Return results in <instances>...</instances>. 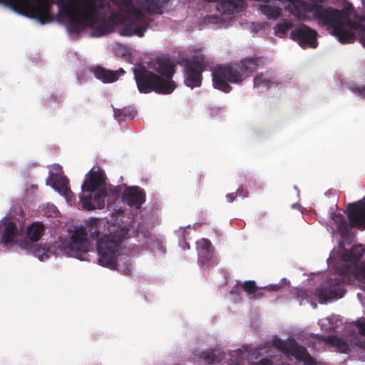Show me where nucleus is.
<instances>
[{
    "mask_svg": "<svg viewBox=\"0 0 365 365\" xmlns=\"http://www.w3.org/2000/svg\"><path fill=\"white\" fill-rule=\"evenodd\" d=\"M129 232L126 227L106 225L100 218H90L85 226L75 229L71 236L68 249L71 252L82 259L81 256L87 253L91 247L89 238L96 240L98 262L111 269L117 267V259L121 249V243Z\"/></svg>",
    "mask_w": 365,
    "mask_h": 365,
    "instance_id": "1",
    "label": "nucleus"
},
{
    "mask_svg": "<svg viewBox=\"0 0 365 365\" xmlns=\"http://www.w3.org/2000/svg\"><path fill=\"white\" fill-rule=\"evenodd\" d=\"M112 3L129 14L120 29V34L124 36L136 35L143 37L150 26L148 18L145 13L162 14L163 8L169 0H137L135 7L132 0H110Z\"/></svg>",
    "mask_w": 365,
    "mask_h": 365,
    "instance_id": "2",
    "label": "nucleus"
},
{
    "mask_svg": "<svg viewBox=\"0 0 365 365\" xmlns=\"http://www.w3.org/2000/svg\"><path fill=\"white\" fill-rule=\"evenodd\" d=\"M309 11H313L314 17L319 20L320 24L330 26L332 34L341 43L354 41L356 34L352 31L354 30L357 32L360 43L365 48V26L351 20L344 10L314 5Z\"/></svg>",
    "mask_w": 365,
    "mask_h": 365,
    "instance_id": "3",
    "label": "nucleus"
},
{
    "mask_svg": "<svg viewBox=\"0 0 365 365\" xmlns=\"http://www.w3.org/2000/svg\"><path fill=\"white\" fill-rule=\"evenodd\" d=\"M76 1L59 0L58 2L59 14L68 19V29L74 33L80 32L86 23L93 21L99 11L110 7V2L106 0H78L82 7L78 8L76 13L72 10Z\"/></svg>",
    "mask_w": 365,
    "mask_h": 365,
    "instance_id": "4",
    "label": "nucleus"
},
{
    "mask_svg": "<svg viewBox=\"0 0 365 365\" xmlns=\"http://www.w3.org/2000/svg\"><path fill=\"white\" fill-rule=\"evenodd\" d=\"M106 180L104 171L99 168L97 170L93 168L86 174L81 186L83 194L80 196L83 209L93 210L104 207L105 198L107 195V190L104 187Z\"/></svg>",
    "mask_w": 365,
    "mask_h": 365,
    "instance_id": "5",
    "label": "nucleus"
},
{
    "mask_svg": "<svg viewBox=\"0 0 365 365\" xmlns=\"http://www.w3.org/2000/svg\"><path fill=\"white\" fill-rule=\"evenodd\" d=\"M347 222L344 214H332V220L334 222L341 239L351 243L353 239L351 229L354 227L365 230V197L356 202L350 203L347 206Z\"/></svg>",
    "mask_w": 365,
    "mask_h": 365,
    "instance_id": "6",
    "label": "nucleus"
},
{
    "mask_svg": "<svg viewBox=\"0 0 365 365\" xmlns=\"http://www.w3.org/2000/svg\"><path fill=\"white\" fill-rule=\"evenodd\" d=\"M134 79L140 93H149L155 92L158 94L168 95L171 93L172 85L163 81L153 71H149L142 63H137L132 68Z\"/></svg>",
    "mask_w": 365,
    "mask_h": 365,
    "instance_id": "7",
    "label": "nucleus"
},
{
    "mask_svg": "<svg viewBox=\"0 0 365 365\" xmlns=\"http://www.w3.org/2000/svg\"><path fill=\"white\" fill-rule=\"evenodd\" d=\"M212 83L215 88L225 93H230L232 86L229 84L242 83L247 78L238 63L217 65L212 71Z\"/></svg>",
    "mask_w": 365,
    "mask_h": 365,
    "instance_id": "8",
    "label": "nucleus"
},
{
    "mask_svg": "<svg viewBox=\"0 0 365 365\" xmlns=\"http://www.w3.org/2000/svg\"><path fill=\"white\" fill-rule=\"evenodd\" d=\"M12 9L18 14L37 19L41 24L51 21L50 14L51 4L43 0L31 4L29 0H8Z\"/></svg>",
    "mask_w": 365,
    "mask_h": 365,
    "instance_id": "9",
    "label": "nucleus"
},
{
    "mask_svg": "<svg viewBox=\"0 0 365 365\" xmlns=\"http://www.w3.org/2000/svg\"><path fill=\"white\" fill-rule=\"evenodd\" d=\"M344 293L342 278H329L322 282L314 290V295L318 298L320 304L326 303L331 299H340Z\"/></svg>",
    "mask_w": 365,
    "mask_h": 365,
    "instance_id": "10",
    "label": "nucleus"
},
{
    "mask_svg": "<svg viewBox=\"0 0 365 365\" xmlns=\"http://www.w3.org/2000/svg\"><path fill=\"white\" fill-rule=\"evenodd\" d=\"M272 345L279 351L294 356L297 361H303L307 365H315L314 359L309 355L307 350L293 339L282 341L279 338H274Z\"/></svg>",
    "mask_w": 365,
    "mask_h": 365,
    "instance_id": "11",
    "label": "nucleus"
},
{
    "mask_svg": "<svg viewBox=\"0 0 365 365\" xmlns=\"http://www.w3.org/2000/svg\"><path fill=\"white\" fill-rule=\"evenodd\" d=\"M289 37L293 41L297 42L303 48H316L318 45L317 31L305 24H302L294 29Z\"/></svg>",
    "mask_w": 365,
    "mask_h": 365,
    "instance_id": "12",
    "label": "nucleus"
},
{
    "mask_svg": "<svg viewBox=\"0 0 365 365\" xmlns=\"http://www.w3.org/2000/svg\"><path fill=\"white\" fill-rule=\"evenodd\" d=\"M198 261L207 267H213L218 264L211 242L202 238L197 242Z\"/></svg>",
    "mask_w": 365,
    "mask_h": 365,
    "instance_id": "13",
    "label": "nucleus"
},
{
    "mask_svg": "<svg viewBox=\"0 0 365 365\" xmlns=\"http://www.w3.org/2000/svg\"><path fill=\"white\" fill-rule=\"evenodd\" d=\"M175 63L169 58H158L154 63V70L158 73V75L163 77L165 82H168L172 85L171 93L176 88V83L173 80L175 73Z\"/></svg>",
    "mask_w": 365,
    "mask_h": 365,
    "instance_id": "14",
    "label": "nucleus"
},
{
    "mask_svg": "<svg viewBox=\"0 0 365 365\" xmlns=\"http://www.w3.org/2000/svg\"><path fill=\"white\" fill-rule=\"evenodd\" d=\"M93 76L103 83H110L118 80L120 76L124 75L125 71L120 68L116 71H111L101 66H96L91 69Z\"/></svg>",
    "mask_w": 365,
    "mask_h": 365,
    "instance_id": "15",
    "label": "nucleus"
},
{
    "mask_svg": "<svg viewBox=\"0 0 365 365\" xmlns=\"http://www.w3.org/2000/svg\"><path fill=\"white\" fill-rule=\"evenodd\" d=\"M123 199L130 207L140 208L145 201V194L139 187H130L125 190Z\"/></svg>",
    "mask_w": 365,
    "mask_h": 365,
    "instance_id": "16",
    "label": "nucleus"
},
{
    "mask_svg": "<svg viewBox=\"0 0 365 365\" xmlns=\"http://www.w3.org/2000/svg\"><path fill=\"white\" fill-rule=\"evenodd\" d=\"M293 0H270V3L262 4L259 6L261 12L267 16L268 19L277 20L282 15V9L280 6L284 1L289 3Z\"/></svg>",
    "mask_w": 365,
    "mask_h": 365,
    "instance_id": "17",
    "label": "nucleus"
},
{
    "mask_svg": "<svg viewBox=\"0 0 365 365\" xmlns=\"http://www.w3.org/2000/svg\"><path fill=\"white\" fill-rule=\"evenodd\" d=\"M254 87L269 88L273 85H278L275 72L269 69L265 72L258 73L253 80Z\"/></svg>",
    "mask_w": 365,
    "mask_h": 365,
    "instance_id": "18",
    "label": "nucleus"
},
{
    "mask_svg": "<svg viewBox=\"0 0 365 365\" xmlns=\"http://www.w3.org/2000/svg\"><path fill=\"white\" fill-rule=\"evenodd\" d=\"M202 72L190 66L184 67V83L185 86L192 89L200 87L202 81Z\"/></svg>",
    "mask_w": 365,
    "mask_h": 365,
    "instance_id": "19",
    "label": "nucleus"
},
{
    "mask_svg": "<svg viewBox=\"0 0 365 365\" xmlns=\"http://www.w3.org/2000/svg\"><path fill=\"white\" fill-rule=\"evenodd\" d=\"M21 246L24 249L29 250L41 261L47 259L52 255V251L47 245H34L31 242L24 241L21 244Z\"/></svg>",
    "mask_w": 365,
    "mask_h": 365,
    "instance_id": "20",
    "label": "nucleus"
},
{
    "mask_svg": "<svg viewBox=\"0 0 365 365\" xmlns=\"http://www.w3.org/2000/svg\"><path fill=\"white\" fill-rule=\"evenodd\" d=\"M365 248L361 245H354L350 250H345L341 255V259L345 262L354 264L364 255Z\"/></svg>",
    "mask_w": 365,
    "mask_h": 365,
    "instance_id": "21",
    "label": "nucleus"
},
{
    "mask_svg": "<svg viewBox=\"0 0 365 365\" xmlns=\"http://www.w3.org/2000/svg\"><path fill=\"white\" fill-rule=\"evenodd\" d=\"M182 63L184 67H187L188 66L192 68H195L197 70H200L204 71L206 70V68L208 64V61L205 58V56L202 53H197L194 55H192L190 58L183 59Z\"/></svg>",
    "mask_w": 365,
    "mask_h": 365,
    "instance_id": "22",
    "label": "nucleus"
},
{
    "mask_svg": "<svg viewBox=\"0 0 365 365\" xmlns=\"http://www.w3.org/2000/svg\"><path fill=\"white\" fill-rule=\"evenodd\" d=\"M262 62V58L260 57H255V58H245L240 61L239 63L240 65L241 71L245 74L247 75V77L252 73L256 69L258 68L259 64Z\"/></svg>",
    "mask_w": 365,
    "mask_h": 365,
    "instance_id": "23",
    "label": "nucleus"
},
{
    "mask_svg": "<svg viewBox=\"0 0 365 365\" xmlns=\"http://www.w3.org/2000/svg\"><path fill=\"white\" fill-rule=\"evenodd\" d=\"M45 231V227L42 222H34L31 224L26 230V237L31 242L38 241Z\"/></svg>",
    "mask_w": 365,
    "mask_h": 365,
    "instance_id": "24",
    "label": "nucleus"
},
{
    "mask_svg": "<svg viewBox=\"0 0 365 365\" xmlns=\"http://www.w3.org/2000/svg\"><path fill=\"white\" fill-rule=\"evenodd\" d=\"M18 230L16 225L13 222H9L6 224L4 232L1 237V242L8 245L14 242V237L17 235Z\"/></svg>",
    "mask_w": 365,
    "mask_h": 365,
    "instance_id": "25",
    "label": "nucleus"
},
{
    "mask_svg": "<svg viewBox=\"0 0 365 365\" xmlns=\"http://www.w3.org/2000/svg\"><path fill=\"white\" fill-rule=\"evenodd\" d=\"M68 185V180L65 176L56 175L53 179V187L60 193L66 196L71 192Z\"/></svg>",
    "mask_w": 365,
    "mask_h": 365,
    "instance_id": "26",
    "label": "nucleus"
},
{
    "mask_svg": "<svg viewBox=\"0 0 365 365\" xmlns=\"http://www.w3.org/2000/svg\"><path fill=\"white\" fill-rule=\"evenodd\" d=\"M202 359L207 364H212L215 362H220L222 360V356L218 350L210 349L202 351L199 355Z\"/></svg>",
    "mask_w": 365,
    "mask_h": 365,
    "instance_id": "27",
    "label": "nucleus"
},
{
    "mask_svg": "<svg viewBox=\"0 0 365 365\" xmlns=\"http://www.w3.org/2000/svg\"><path fill=\"white\" fill-rule=\"evenodd\" d=\"M288 9L290 12L296 16H300L303 12L307 11L306 4L301 0H293L288 3Z\"/></svg>",
    "mask_w": 365,
    "mask_h": 365,
    "instance_id": "28",
    "label": "nucleus"
},
{
    "mask_svg": "<svg viewBox=\"0 0 365 365\" xmlns=\"http://www.w3.org/2000/svg\"><path fill=\"white\" fill-rule=\"evenodd\" d=\"M317 338L322 340L327 344H329L334 346H337L339 349H343L346 347V344L340 338L335 336H317Z\"/></svg>",
    "mask_w": 365,
    "mask_h": 365,
    "instance_id": "29",
    "label": "nucleus"
},
{
    "mask_svg": "<svg viewBox=\"0 0 365 365\" xmlns=\"http://www.w3.org/2000/svg\"><path fill=\"white\" fill-rule=\"evenodd\" d=\"M292 26V24L289 22L278 24L274 28L275 34L278 36L283 37Z\"/></svg>",
    "mask_w": 365,
    "mask_h": 365,
    "instance_id": "30",
    "label": "nucleus"
},
{
    "mask_svg": "<svg viewBox=\"0 0 365 365\" xmlns=\"http://www.w3.org/2000/svg\"><path fill=\"white\" fill-rule=\"evenodd\" d=\"M242 287L247 292L250 299H251L252 295L257 291V285L255 281L249 280L245 281L242 284Z\"/></svg>",
    "mask_w": 365,
    "mask_h": 365,
    "instance_id": "31",
    "label": "nucleus"
},
{
    "mask_svg": "<svg viewBox=\"0 0 365 365\" xmlns=\"http://www.w3.org/2000/svg\"><path fill=\"white\" fill-rule=\"evenodd\" d=\"M354 274L359 281L365 282V263H361L357 266Z\"/></svg>",
    "mask_w": 365,
    "mask_h": 365,
    "instance_id": "32",
    "label": "nucleus"
},
{
    "mask_svg": "<svg viewBox=\"0 0 365 365\" xmlns=\"http://www.w3.org/2000/svg\"><path fill=\"white\" fill-rule=\"evenodd\" d=\"M349 89L356 96L361 98H365V85L361 86L353 85L349 87Z\"/></svg>",
    "mask_w": 365,
    "mask_h": 365,
    "instance_id": "33",
    "label": "nucleus"
},
{
    "mask_svg": "<svg viewBox=\"0 0 365 365\" xmlns=\"http://www.w3.org/2000/svg\"><path fill=\"white\" fill-rule=\"evenodd\" d=\"M114 118L118 120V121H122V120H124L125 118L127 117V113H128V110L126 108H123V109H117V108H114Z\"/></svg>",
    "mask_w": 365,
    "mask_h": 365,
    "instance_id": "34",
    "label": "nucleus"
},
{
    "mask_svg": "<svg viewBox=\"0 0 365 365\" xmlns=\"http://www.w3.org/2000/svg\"><path fill=\"white\" fill-rule=\"evenodd\" d=\"M360 335L365 336V322L357 320L354 322Z\"/></svg>",
    "mask_w": 365,
    "mask_h": 365,
    "instance_id": "35",
    "label": "nucleus"
},
{
    "mask_svg": "<svg viewBox=\"0 0 365 365\" xmlns=\"http://www.w3.org/2000/svg\"><path fill=\"white\" fill-rule=\"evenodd\" d=\"M257 365H289L288 364H285V363H280V364H274L271 359H267V358H264V359H262L261 360H259L258 361V363L257 364Z\"/></svg>",
    "mask_w": 365,
    "mask_h": 365,
    "instance_id": "36",
    "label": "nucleus"
},
{
    "mask_svg": "<svg viewBox=\"0 0 365 365\" xmlns=\"http://www.w3.org/2000/svg\"><path fill=\"white\" fill-rule=\"evenodd\" d=\"M263 287L258 288L257 287V291L252 295L251 299H259L264 297V294L262 292Z\"/></svg>",
    "mask_w": 365,
    "mask_h": 365,
    "instance_id": "37",
    "label": "nucleus"
},
{
    "mask_svg": "<svg viewBox=\"0 0 365 365\" xmlns=\"http://www.w3.org/2000/svg\"><path fill=\"white\" fill-rule=\"evenodd\" d=\"M95 31L98 33V36L106 35L108 33L107 28L105 25L97 26Z\"/></svg>",
    "mask_w": 365,
    "mask_h": 365,
    "instance_id": "38",
    "label": "nucleus"
},
{
    "mask_svg": "<svg viewBox=\"0 0 365 365\" xmlns=\"http://www.w3.org/2000/svg\"><path fill=\"white\" fill-rule=\"evenodd\" d=\"M241 192H242V188H239L237 192L229 193L226 195V197L230 202H232L235 200L237 194H240Z\"/></svg>",
    "mask_w": 365,
    "mask_h": 365,
    "instance_id": "39",
    "label": "nucleus"
},
{
    "mask_svg": "<svg viewBox=\"0 0 365 365\" xmlns=\"http://www.w3.org/2000/svg\"><path fill=\"white\" fill-rule=\"evenodd\" d=\"M294 294L298 299H304L306 297V292L302 289H295L294 290Z\"/></svg>",
    "mask_w": 365,
    "mask_h": 365,
    "instance_id": "40",
    "label": "nucleus"
},
{
    "mask_svg": "<svg viewBox=\"0 0 365 365\" xmlns=\"http://www.w3.org/2000/svg\"><path fill=\"white\" fill-rule=\"evenodd\" d=\"M281 288L282 286L279 284H271L263 287L264 290H267L269 292H277Z\"/></svg>",
    "mask_w": 365,
    "mask_h": 365,
    "instance_id": "41",
    "label": "nucleus"
},
{
    "mask_svg": "<svg viewBox=\"0 0 365 365\" xmlns=\"http://www.w3.org/2000/svg\"><path fill=\"white\" fill-rule=\"evenodd\" d=\"M131 270H132V268H131V265L130 264H128L125 267V268L123 270V272L125 274V275H130L131 274Z\"/></svg>",
    "mask_w": 365,
    "mask_h": 365,
    "instance_id": "42",
    "label": "nucleus"
},
{
    "mask_svg": "<svg viewBox=\"0 0 365 365\" xmlns=\"http://www.w3.org/2000/svg\"><path fill=\"white\" fill-rule=\"evenodd\" d=\"M356 345L361 348L365 350V339H360L357 341Z\"/></svg>",
    "mask_w": 365,
    "mask_h": 365,
    "instance_id": "43",
    "label": "nucleus"
},
{
    "mask_svg": "<svg viewBox=\"0 0 365 365\" xmlns=\"http://www.w3.org/2000/svg\"><path fill=\"white\" fill-rule=\"evenodd\" d=\"M349 269V267H346L345 269L339 270V275L340 276L346 275L347 274Z\"/></svg>",
    "mask_w": 365,
    "mask_h": 365,
    "instance_id": "44",
    "label": "nucleus"
},
{
    "mask_svg": "<svg viewBox=\"0 0 365 365\" xmlns=\"http://www.w3.org/2000/svg\"><path fill=\"white\" fill-rule=\"evenodd\" d=\"M185 247H189V245L187 244V242H185Z\"/></svg>",
    "mask_w": 365,
    "mask_h": 365,
    "instance_id": "45",
    "label": "nucleus"
},
{
    "mask_svg": "<svg viewBox=\"0 0 365 365\" xmlns=\"http://www.w3.org/2000/svg\"><path fill=\"white\" fill-rule=\"evenodd\" d=\"M185 247H189V245L187 244V242H185Z\"/></svg>",
    "mask_w": 365,
    "mask_h": 365,
    "instance_id": "46",
    "label": "nucleus"
}]
</instances>
